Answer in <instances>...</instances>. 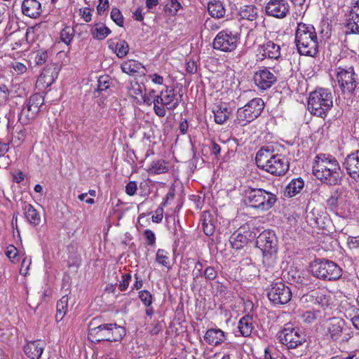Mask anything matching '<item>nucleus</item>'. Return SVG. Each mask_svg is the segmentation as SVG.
I'll list each match as a JSON object with an SVG mask.
<instances>
[{
	"mask_svg": "<svg viewBox=\"0 0 359 359\" xmlns=\"http://www.w3.org/2000/svg\"><path fill=\"white\" fill-rule=\"evenodd\" d=\"M313 173L323 184L339 186L341 184L344 172L337 158L329 154H318L313 164Z\"/></svg>",
	"mask_w": 359,
	"mask_h": 359,
	"instance_id": "obj_1",
	"label": "nucleus"
},
{
	"mask_svg": "<svg viewBox=\"0 0 359 359\" xmlns=\"http://www.w3.org/2000/svg\"><path fill=\"white\" fill-rule=\"evenodd\" d=\"M100 318H93L88 325V337L92 342L118 341L126 335L123 327L116 323H100Z\"/></svg>",
	"mask_w": 359,
	"mask_h": 359,
	"instance_id": "obj_2",
	"label": "nucleus"
},
{
	"mask_svg": "<svg viewBox=\"0 0 359 359\" xmlns=\"http://www.w3.org/2000/svg\"><path fill=\"white\" fill-rule=\"evenodd\" d=\"M257 166L276 176L284 175L289 169L287 158L281 154H274L269 147L261 148L256 154Z\"/></svg>",
	"mask_w": 359,
	"mask_h": 359,
	"instance_id": "obj_3",
	"label": "nucleus"
},
{
	"mask_svg": "<svg viewBox=\"0 0 359 359\" xmlns=\"http://www.w3.org/2000/svg\"><path fill=\"white\" fill-rule=\"evenodd\" d=\"M294 41L297 51L302 55L315 57L318 53V37L311 25L298 23Z\"/></svg>",
	"mask_w": 359,
	"mask_h": 359,
	"instance_id": "obj_4",
	"label": "nucleus"
},
{
	"mask_svg": "<svg viewBox=\"0 0 359 359\" xmlns=\"http://www.w3.org/2000/svg\"><path fill=\"white\" fill-rule=\"evenodd\" d=\"M278 201L275 193L262 188H248L245 191V203L256 210L266 212L271 209Z\"/></svg>",
	"mask_w": 359,
	"mask_h": 359,
	"instance_id": "obj_5",
	"label": "nucleus"
},
{
	"mask_svg": "<svg viewBox=\"0 0 359 359\" xmlns=\"http://www.w3.org/2000/svg\"><path fill=\"white\" fill-rule=\"evenodd\" d=\"M332 105V95L328 89L318 88L310 93L308 109L312 114L325 118Z\"/></svg>",
	"mask_w": 359,
	"mask_h": 359,
	"instance_id": "obj_6",
	"label": "nucleus"
},
{
	"mask_svg": "<svg viewBox=\"0 0 359 359\" xmlns=\"http://www.w3.org/2000/svg\"><path fill=\"white\" fill-rule=\"evenodd\" d=\"M257 247L263 253V263L268 266L273 264L278 250V240L275 233L271 230L262 231L256 241Z\"/></svg>",
	"mask_w": 359,
	"mask_h": 359,
	"instance_id": "obj_7",
	"label": "nucleus"
},
{
	"mask_svg": "<svg viewBox=\"0 0 359 359\" xmlns=\"http://www.w3.org/2000/svg\"><path fill=\"white\" fill-rule=\"evenodd\" d=\"M182 95L177 94L171 87H166L165 90L156 95L154 111L158 117H164L166 111H174L180 104Z\"/></svg>",
	"mask_w": 359,
	"mask_h": 359,
	"instance_id": "obj_8",
	"label": "nucleus"
},
{
	"mask_svg": "<svg viewBox=\"0 0 359 359\" xmlns=\"http://www.w3.org/2000/svg\"><path fill=\"white\" fill-rule=\"evenodd\" d=\"M312 275L323 280H336L342 276V269L335 262L328 259H317L311 264Z\"/></svg>",
	"mask_w": 359,
	"mask_h": 359,
	"instance_id": "obj_9",
	"label": "nucleus"
},
{
	"mask_svg": "<svg viewBox=\"0 0 359 359\" xmlns=\"http://www.w3.org/2000/svg\"><path fill=\"white\" fill-rule=\"evenodd\" d=\"M334 73L339 87L344 94L352 95L359 83V76L354 68L337 67Z\"/></svg>",
	"mask_w": 359,
	"mask_h": 359,
	"instance_id": "obj_10",
	"label": "nucleus"
},
{
	"mask_svg": "<svg viewBox=\"0 0 359 359\" xmlns=\"http://www.w3.org/2000/svg\"><path fill=\"white\" fill-rule=\"evenodd\" d=\"M264 104L262 98L256 97L249 101L243 107L237 110L236 123L246 126L257 118L264 109Z\"/></svg>",
	"mask_w": 359,
	"mask_h": 359,
	"instance_id": "obj_11",
	"label": "nucleus"
},
{
	"mask_svg": "<svg viewBox=\"0 0 359 359\" xmlns=\"http://www.w3.org/2000/svg\"><path fill=\"white\" fill-rule=\"evenodd\" d=\"M43 102V97L41 94L36 93L32 95L21 109L20 114L18 116V121L22 125L29 124L35 118Z\"/></svg>",
	"mask_w": 359,
	"mask_h": 359,
	"instance_id": "obj_12",
	"label": "nucleus"
},
{
	"mask_svg": "<svg viewBox=\"0 0 359 359\" xmlns=\"http://www.w3.org/2000/svg\"><path fill=\"white\" fill-rule=\"evenodd\" d=\"M279 339L287 348H296L305 342V337L299 328L285 325L279 333Z\"/></svg>",
	"mask_w": 359,
	"mask_h": 359,
	"instance_id": "obj_13",
	"label": "nucleus"
},
{
	"mask_svg": "<svg viewBox=\"0 0 359 359\" xmlns=\"http://www.w3.org/2000/svg\"><path fill=\"white\" fill-rule=\"evenodd\" d=\"M239 40L238 34L229 29L219 32L215 37L212 43L213 48L223 52L234 50Z\"/></svg>",
	"mask_w": 359,
	"mask_h": 359,
	"instance_id": "obj_14",
	"label": "nucleus"
},
{
	"mask_svg": "<svg viewBox=\"0 0 359 359\" xmlns=\"http://www.w3.org/2000/svg\"><path fill=\"white\" fill-rule=\"evenodd\" d=\"M267 297L275 306L283 305L291 300L292 292L288 286L282 282H277L271 284L268 290Z\"/></svg>",
	"mask_w": 359,
	"mask_h": 359,
	"instance_id": "obj_15",
	"label": "nucleus"
},
{
	"mask_svg": "<svg viewBox=\"0 0 359 359\" xmlns=\"http://www.w3.org/2000/svg\"><path fill=\"white\" fill-rule=\"evenodd\" d=\"M253 81L259 90H266L276 83L277 76L269 68L262 67L255 72Z\"/></svg>",
	"mask_w": 359,
	"mask_h": 359,
	"instance_id": "obj_16",
	"label": "nucleus"
},
{
	"mask_svg": "<svg viewBox=\"0 0 359 359\" xmlns=\"http://www.w3.org/2000/svg\"><path fill=\"white\" fill-rule=\"evenodd\" d=\"M308 222L311 226L325 229L330 224V218L324 209L318 205L313 207L306 216Z\"/></svg>",
	"mask_w": 359,
	"mask_h": 359,
	"instance_id": "obj_17",
	"label": "nucleus"
},
{
	"mask_svg": "<svg viewBox=\"0 0 359 359\" xmlns=\"http://www.w3.org/2000/svg\"><path fill=\"white\" fill-rule=\"evenodd\" d=\"M290 11V5L286 0H269L265 6V12L276 18H285Z\"/></svg>",
	"mask_w": 359,
	"mask_h": 359,
	"instance_id": "obj_18",
	"label": "nucleus"
},
{
	"mask_svg": "<svg viewBox=\"0 0 359 359\" xmlns=\"http://www.w3.org/2000/svg\"><path fill=\"white\" fill-rule=\"evenodd\" d=\"M331 296L324 290H312L304 294L302 299L305 302L311 303L323 309H325L330 305Z\"/></svg>",
	"mask_w": 359,
	"mask_h": 359,
	"instance_id": "obj_19",
	"label": "nucleus"
},
{
	"mask_svg": "<svg viewBox=\"0 0 359 359\" xmlns=\"http://www.w3.org/2000/svg\"><path fill=\"white\" fill-rule=\"evenodd\" d=\"M281 48L278 43L273 41L268 40L258 47L259 55H261L260 60L269 58L278 61L281 58Z\"/></svg>",
	"mask_w": 359,
	"mask_h": 359,
	"instance_id": "obj_20",
	"label": "nucleus"
},
{
	"mask_svg": "<svg viewBox=\"0 0 359 359\" xmlns=\"http://www.w3.org/2000/svg\"><path fill=\"white\" fill-rule=\"evenodd\" d=\"M45 0H23L21 4L22 13L30 18H39L45 8Z\"/></svg>",
	"mask_w": 359,
	"mask_h": 359,
	"instance_id": "obj_21",
	"label": "nucleus"
},
{
	"mask_svg": "<svg viewBox=\"0 0 359 359\" xmlns=\"http://www.w3.org/2000/svg\"><path fill=\"white\" fill-rule=\"evenodd\" d=\"M348 175L359 183V149L348 154L343 163Z\"/></svg>",
	"mask_w": 359,
	"mask_h": 359,
	"instance_id": "obj_22",
	"label": "nucleus"
},
{
	"mask_svg": "<svg viewBox=\"0 0 359 359\" xmlns=\"http://www.w3.org/2000/svg\"><path fill=\"white\" fill-rule=\"evenodd\" d=\"M344 322L340 318H332L330 319L325 324V334L327 339L332 340H337L340 338Z\"/></svg>",
	"mask_w": 359,
	"mask_h": 359,
	"instance_id": "obj_23",
	"label": "nucleus"
},
{
	"mask_svg": "<svg viewBox=\"0 0 359 359\" xmlns=\"http://www.w3.org/2000/svg\"><path fill=\"white\" fill-rule=\"evenodd\" d=\"M346 28L353 34H359V0L353 4L346 20Z\"/></svg>",
	"mask_w": 359,
	"mask_h": 359,
	"instance_id": "obj_24",
	"label": "nucleus"
},
{
	"mask_svg": "<svg viewBox=\"0 0 359 359\" xmlns=\"http://www.w3.org/2000/svg\"><path fill=\"white\" fill-rule=\"evenodd\" d=\"M59 67L57 65H50L46 66L42 71L38 82L42 83L43 86H50L57 78L59 74Z\"/></svg>",
	"mask_w": 359,
	"mask_h": 359,
	"instance_id": "obj_25",
	"label": "nucleus"
},
{
	"mask_svg": "<svg viewBox=\"0 0 359 359\" xmlns=\"http://www.w3.org/2000/svg\"><path fill=\"white\" fill-rule=\"evenodd\" d=\"M46 344L43 341L36 340L27 343L23 351L25 355L31 359H39L45 348Z\"/></svg>",
	"mask_w": 359,
	"mask_h": 359,
	"instance_id": "obj_26",
	"label": "nucleus"
},
{
	"mask_svg": "<svg viewBox=\"0 0 359 359\" xmlns=\"http://www.w3.org/2000/svg\"><path fill=\"white\" fill-rule=\"evenodd\" d=\"M108 48L119 58L124 57L129 52L128 43L123 39H111L107 41Z\"/></svg>",
	"mask_w": 359,
	"mask_h": 359,
	"instance_id": "obj_27",
	"label": "nucleus"
},
{
	"mask_svg": "<svg viewBox=\"0 0 359 359\" xmlns=\"http://www.w3.org/2000/svg\"><path fill=\"white\" fill-rule=\"evenodd\" d=\"M23 215L27 222L33 226H36L41 223V216L34 207L26 201L22 203Z\"/></svg>",
	"mask_w": 359,
	"mask_h": 359,
	"instance_id": "obj_28",
	"label": "nucleus"
},
{
	"mask_svg": "<svg viewBox=\"0 0 359 359\" xmlns=\"http://www.w3.org/2000/svg\"><path fill=\"white\" fill-rule=\"evenodd\" d=\"M204 340L212 346H217L225 340V334L220 329H209L204 335Z\"/></svg>",
	"mask_w": 359,
	"mask_h": 359,
	"instance_id": "obj_29",
	"label": "nucleus"
},
{
	"mask_svg": "<svg viewBox=\"0 0 359 359\" xmlns=\"http://www.w3.org/2000/svg\"><path fill=\"white\" fill-rule=\"evenodd\" d=\"M304 187V181L301 177L292 179L285 187L284 196L291 198L299 194Z\"/></svg>",
	"mask_w": 359,
	"mask_h": 359,
	"instance_id": "obj_30",
	"label": "nucleus"
},
{
	"mask_svg": "<svg viewBox=\"0 0 359 359\" xmlns=\"http://www.w3.org/2000/svg\"><path fill=\"white\" fill-rule=\"evenodd\" d=\"M111 32L110 29L102 22L95 23L90 29L91 35L97 40H104Z\"/></svg>",
	"mask_w": 359,
	"mask_h": 359,
	"instance_id": "obj_31",
	"label": "nucleus"
},
{
	"mask_svg": "<svg viewBox=\"0 0 359 359\" xmlns=\"http://www.w3.org/2000/svg\"><path fill=\"white\" fill-rule=\"evenodd\" d=\"M253 319L250 315L242 317L238 322V329L243 337H247L251 335L253 327Z\"/></svg>",
	"mask_w": 359,
	"mask_h": 359,
	"instance_id": "obj_32",
	"label": "nucleus"
},
{
	"mask_svg": "<svg viewBox=\"0 0 359 359\" xmlns=\"http://www.w3.org/2000/svg\"><path fill=\"white\" fill-rule=\"evenodd\" d=\"M208 11L214 18H222L225 15V8L220 1H210L208 5Z\"/></svg>",
	"mask_w": 359,
	"mask_h": 359,
	"instance_id": "obj_33",
	"label": "nucleus"
},
{
	"mask_svg": "<svg viewBox=\"0 0 359 359\" xmlns=\"http://www.w3.org/2000/svg\"><path fill=\"white\" fill-rule=\"evenodd\" d=\"M238 14L242 19L253 21L257 18V8L255 5H245L240 8Z\"/></svg>",
	"mask_w": 359,
	"mask_h": 359,
	"instance_id": "obj_34",
	"label": "nucleus"
},
{
	"mask_svg": "<svg viewBox=\"0 0 359 359\" xmlns=\"http://www.w3.org/2000/svg\"><path fill=\"white\" fill-rule=\"evenodd\" d=\"M169 170L168 163L163 159L152 161L147 171L151 174L160 175L168 172Z\"/></svg>",
	"mask_w": 359,
	"mask_h": 359,
	"instance_id": "obj_35",
	"label": "nucleus"
},
{
	"mask_svg": "<svg viewBox=\"0 0 359 359\" xmlns=\"http://www.w3.org/2000/svg\"><path fill=\"white\" fill-rule=\"evenodd\" d=\"M339 203L340 202L331 196L327 200V205L330 211L344 218L351 217V214L349 211L343 210L339 208Z\"/></svg>",
	"mask_w": 359,
	"mask_h": 359,
	"instance_id": "obj_36",
	"label": "nucleus"
},
{
	"mask_svg": "<svg viewBox=\"0 0 359 359\" xmlns=\"http://www.w3.org/2000/svg\"><path fill=\"white\" fill-rule=\"evenodd\" d=\"M229 242L233 248L240 250L247 244L248 238L240 231H236L230 236Z\"/></svg>",
	"mask_w": 359,
	"mask_h": 359,
	"instance_id": "obj_37",
	"label": "nucleus"
},
{
	"mask_svg": "<svg viewBox=\"0 0 359 359\" xmlns=\"http://www.w3.org/2000/svg\"><path fill=\"white\" fill-rule=\"evenodd\" d=\"M215 121L218 124H223L229 117L230 112L224 104L216 106L212 110Z\"/></svg>",
	"mask_w": 359,
	"mask_h": 359,
	"instance_id": "obj_38",
	"label": "nucleus"
},
{
	"mask_svg": "<svg viewBox=\"0 0 359 359\" xmlns=\"http://www.w3.org/2000/svg\"><path fill=\"white\" fill-rule=\"evenodd\" d=\"M121 67L124 73L133 75L138 72L143 67L140 62L135 60H129L123 62Z\"/></svg>",
	"mask_w": 359,
	"mask_h": 359,
	"instance_id": "obj_39",
	"label": "nucleus"
},
{
	"mask_svg": "<svg viewBox=\"0 0 359 359\" xmlns=\"http://www.w3.org/2000/svg\"><path fill=\"white\" fill-rule=\"evenodd\" d=\"M68 297L67 295L62 296L57 303L56 309L57 312L55 319L57 321H61L67 313L68 307Z\"/></svg>",
	"mask_w": 359,
	"mask_h": 359,
	"instance_id": "obj_40",
	"label": "nucleus"
},
{
	"mask_svg": "<svg viewBox=\"0 0 359 359\" xmlns=\"http://www.w3.org/2000/svg\"><path fill=\"white\" fill-rule=\"evenodd\" d=\"M202 227L204 233L206 236H212L215 232V225L213 224L212 216L209 212H205L203 214Z\"/></svg>",
	"mask_w": 359,
	"mask_h": 359,
	"instance_id": "obj_41",
	"label": "nucleus"
},
{
	"mask_svg": "<svg viewBox=\"0 0 359 359\" xmlns=\"http://www.w3.org/2000/svg\"><path fill=\"white\" fill-rule=\"evenodd\" d=\"M75 30L71 26L65 27L60 32V39L66 45L69 46L74 37Z\"/></svg>",
	"mask_w": 359,
	"mask_h": 359,
	"instance_id": "obj_42",
	"label": "nucleus"
},
{
	"mask_svg": "<svg viewBox=\"0 0 359 359\" xmlns=\"http://www.w3.org/2000/svg\"><path fill=\"white\" fill-rule=\"evenodd\" d=\"M15 117V113L10 110L9 112L6 115V122L1 121L0 120V132L1 133H9L13 128V121L11 119H13Z\"/></svg>",
	"mask_w": 359,
	"mask_h": 359,
	"instance_id": "obj_43",
	"label": "nucleus"
},
{
	"mask_svg": "<svg viewBox=\"0 0 359 359\" xmlns=\"http://www.w3.org/2000/svg\"><path fill=\"white\" fill-rule=\"evenodd\" d=\"M146 90V88L143 83H140L137 81L130 82L128 86V93L133 97L136 95H140L143 94V92Z\"/></svg>",
	"mask_w": 359,
	"mask_h": 359,
	"instance_id": "obj_44",
	"label": "nucleus"
},
{
	"mask_svg": "<svg viewBox=\"0 0 359 359\" xmlns=\"http://www.w3.org/2000/svg\"><path fill=\"white\" fill-rule=\"evenodd\" d=\"M168 255L169 253L167 251L163 249H158L156 255V261L159 264L169 269L170 262Z\"/></svg>",
	"mask_w": 359,
	"mask_h": 359,
	"instance_id": "obj_45",
	"label": "nucleus"
},
{
	"mask_svg": "<svg viewBox=\"0 0 359 359\" xmlns=\"http://www.w3.org/2000/svg\"><path fill=\"white\" fill-rule=\"evenodd\" d=\"M320 311L317 310H309L305 311L301 316L302 320L306 323H311L315 321L318 316Z\"/></svg>",
	"mask_w": 359,
	"mask_h": 359,
	"instance_id": "obj_46",
	"label": "nucleus"
},
{
	"mask_svg": "<svg viewBox=\"0 0 359 359\" xmlns=\"http://www.w3.org/2000/svg\"><path fill=\"white\" fill-rule=\"evenodd\" d=\"M156 95H155V90H151L148 93L142 94L141 98L142 102L147 105L151 106L154 104V107H155Z\"/></svg>",
	"mask_w": 359,
	"mask_h": 359,
	"instance_id": "obj_47",
	"label": "nucleus"
},
{
	"mask_svg": "<svg viewBox=\"0 0 359 359\" xmlns=\"http://www.w3.org/2000/svg\"><path fill=\"white\" fill-rule=\"evenodd\" d=\"M111 20L119 27L123 26V17L119 9L113 8L110 14Z\"/></svg>",
	"mask_w": 359,
	"mask_h": 359,
	"instance_id": "obj_48",
	"label": "nucleus"
},
{
	"mask_svg": "<svg viewBox=\"0 0 359 359\" xmlns=\"http://www.w3.org/2000/svg\"><path fill=\"white\" fill-rule=\"evenodd\" d=\"M48 58L47 52L43 50H39L34 53V61L37 65L44 64Z\"/></svg>",
	"mask_w": 359,
	"mask_h": 359,
	"instance_id": "obj_49",
	"label": "nucleus"
},
{
	"mask_svg": "<svg viewBox=\"0 0 359 359\" xmlns=\"http://www.w3.org/2000/svg\"><path fill=\"white\" fill-rule=\"evenodd\" d=\"M139 298L147 307H149L152 304V295L148 290L140 291L139 292Z\"/></svg>",
	"mask_w": 359,
	"mask_h": 359,
	"instance_id": "obj_50",
	"label": "nucleus"
},
{
	"mask_svg": "<svg viewBox=\"0 0 359 359\" xmlns=\"http://www.w3.org/2000/svg\"><path fill=\"white\" fill-rule=\"evenodd\" d=\"M203 276L208 280H213L217 276V270L212 266H208L203 271Z\"/></svg>",
	"mask_w": 359,
	"mask_h": 359,
	"instance_id": "obj_51",
	"label": "nucleus"
},
{
	"mask_svg": "<svg viewBox=\"0 0 359 359\" xmlns=\"http://www.w3.org/2000/svg\"><path fill=\"white\" fill-rule=\"evenodd\" d=\"M220 27V23L211 18H208L204 22V27L208 30L217 31Z\"/></svg>",
	"mask_w": 359,
	"mask_h": 359,
	"instance_id": "obj_52",
	"label": "nucleus"
},
{
	"mask_svg": "<svg viewBox=\"0 0 359 359\" xmlns=\"http://www.w3.org/2000/svg\"><path fill=\"white\" fill-rule=\"evenodd\" d=\"M132 279V276L130 273H126L122 276V280L118 285V288L121 291H125Z\"/></svg>",
	"mask_w": 359,
	"mask_h": 359,
	"instance_id": "obj_53",
	"label": "nucleus"
},
{
	"mask_svg": "<svg viewBox=\"0 0 359 359\" xmlns=\"http://www.w3.org/2000/svg\"><path fill=\"white\" fill-rule=\"evenodd\" d=\"M347 245L350 249L359 250V235L358 236H348Z\"/></svg>",
	"mask_w": 359,
	"mask_h": 359,
	"instance_id": "obj_54",
	"label": "nucleus"
},
{
	"mask_svg": "<svg viewBox=\"0 0 359 359\" xmlns=\"http://www.w3.org/2000/svg\"><path fill=\"white\" fill-rule=\"evenodd\" d=\"M137 190V185L136 182L130 181L126 185V193L128 196H134Z\"/></svg>",
	"mask_w": 359,
	"mask_h": 359,
	"instance_id": "obj_55",
	"label": "nucleus"
},
{
	"mask_svg": "<svg viewBox=\"0 0 359 359\" xmlns=\"http://www.w3.org/2000/svg\"><path fill=\"white\" fill-rule=\"evenodd\" d=\"M203 264L200 261H198L196 263L193 270V276L194 279L201 278L203 276Z\"/></svg>",
	"mask_w": 359,
	"mask_h": 359,
	"instance_id": "obj_56",
	"label": "nucleus"
},
{
	"mask_svg": "<svg viewBox=\"0 0 359 359\" xmlns=\"http://www.w3.org/2000/svg\"><path fill=\"white\" fill-rule=\"evenodd\" d=\"M9 96V90L5 84H0V102H5Z\"/></svg>",
	"mask_w": 359,
	"mask_h": 359,
	"instance_id": "obj_57",
	"label": "nucleus"
},
{
	"mask_svg": "<svg viewBox=\"0 0 359 359\" xmlns=\"http://www.w3.org/2000/svg\"><path fill=\"white\" fill-rule=\"evenodd\" d=\"M80 15L85 22H88L91 20L92 13L89 8L85 7L80 9Z\"/></svg>",
	"mask_w": 359,
	"mask_h": 359,
	"instance_id": "obj_58",
	"label": "nucleus"
},
{
	"mask_svg": "<svg viewBox=\"0 0 359 359\" xmlns=\"http://www.w3.org/2000/svg\"><path fill=\"white\" fill-rule=\"evenodd\" d=\"M144 234L146 237L148 245H153L156 242V236L154 233L150 229H147L144 231Z\"/></svg>",
	"mask_w": 359,
	"mask_h": 359,
	"instance_id": "obj_59",
	"label": "nucleus"
},
{
	"mask_svg": "<svg viewBox=\"0 0 359 359\" xmlns=\"http://www.w3.org/2000/svg\"><path fill=\"white\" fill-rule=\"evenodd\" d=\"M163 209L162 207H158L155 210V215L152 216L151 219L154 222L160 223L163 217Z\"/></svg>",
	"mask_w": 359,
	"mask_h": 359,
	"instance_id": "obj_60",
	"label": "nucleus"
},
{
	"mask_svg": "<svg viewBox=\"0 0 359 359\" xmlns=\"http://www.w3.org/2000/svg\"><path fill=\"white\" fill-rule=\"evenodd\" d=\"M181 7V4L178 0H170L169 10L172 15H176Z\"/></svg>",
	"mask_w": 359,
	"mask_h": 359,
	"instance_id": "obj_61",
	"label": "nucleus"
},
{
	"mask_svg": "<svg viewBox=\"0 0 359 359\" xmlns=\"http://www.w3.org/2000/svg\"><path fill=\"white\" fill-rule=\"evenodd\" d=\"M6 256L10 259H15L18 255V250L14 245H9L6 251Z\"/></svg>",
	"mask_w": 359,
	"mask_h": 359,
	"instance_id": "obj_62",
	"label": "nucleus"
},
{
	"mask_svg": "<svg viewBox=\"0 0 359 359\" xmlns=\"http://www.w3.org/2000/svg\"><path fill=\"white\" fill-rule=\"evenodd\" d=\"M108 78L104 76L100 77L98 80V90L102 91L109 88Z\"/></svg>",
	"mask_w": 359,
	"mask_h": 359,
	"instance_id": "obj_63",
	"label": "nucleus"
},
{
	"mask_svg": "<svg viewBox=\"0 0 359 359\" xmlns=\"http://www.w3.org/2000/svg\"><path fill=\"white\" fill-rule=\"evenodd\" d=\"M13 68L18 74H22L27 70L26 66L19 62L13 63Z\"/></svg>",
	"mask_w": 359,
	"mask_h": 359,
	"instance_id": "obj_64",
	"label": "nucleus"
}]
</instances>
